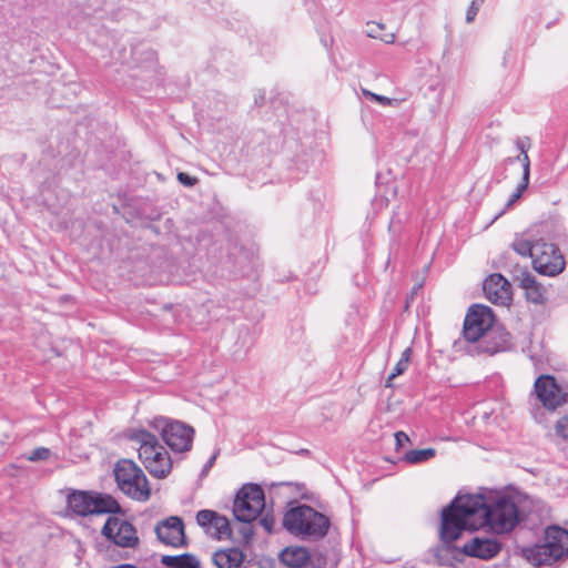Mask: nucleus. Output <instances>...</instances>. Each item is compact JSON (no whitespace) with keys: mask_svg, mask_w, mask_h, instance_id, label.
I'll list each match as a JSON object with an SVG mask.
<instances>
[{"mask_svg":"<svg viewBox=\"0 0 568 568\" xmlns=\"http://www.w3.org/2000/svg\"><path fill=\"white\" fill-rule=\"evenodd\" d=\"M547 560H559L568 556V530L551 526L546 529L545 542L540 547Z\"/></svg>","mask_w":568,"mask_h":568,"instance_id":"nucleus-13","label":"nucleus"},{"mask_svg":"<svg viewBox=\"0 0 568 568\" xmlns=\"http://www.w3.org/2000/svg\"><path fill=\"white\" fill-rule=\"evenodd\" d=\"M265 508L263 489L256 484H246L237 491L233 503L234 517L250 524L257 519Z\"/></svg>","mask_w":568,"mask_h":568,"instance_id":"nucleus-7","label":"nucleus"},{"mask_svg":"<svg viewBox=\"0 0 568 568\" xmlns=\"http://www.w3.org/2000/svg\"><path fill=\"white\" fill-rule=\"evenodd\" d=\"M68 508L78 516L116 514L121 510L119 503L110 495L74 490L67 499Z\"/></svg>","mask_w":568,"mask_h":568,"instance_id":"nucleus-5","label":"nucleus"},{"mask_svg":"<svg viewBox=\"0 0 568 568\" xmlns=\"http://www.w3.org/2000/svg\"><path fill=\"white\" fill-rule=\"evenodd\" d=\"M215 458H216V456H215V455H213V456H212V457L206 462V464H205V466H204V468H203V470H204V471H206L207 469H210V468L213 466V464H214V462H215Z\"/></svg>","mask_w":568,"mask_h":568,"instance_id":"nucleus-35","label":"nucleus"},{"mask_svg":"<svg viewBox=\"0 0 568 568\" xmlns=\"http://www.w3.org/2000/svg\"><path fill=\"white\" fill-rule=\"evenodd\" d=\"M162 565L166 568H199L200 561L199 559L189 552L170 556L165 555L161 558Z\"/></svg>","mask_w":568,"mask_h":568,"instance_id":"nucleus-21","label":"nucleus"},{"mask_svg":"<svg viewBox=\"0 0 568 568\" xmlns=\"http://www.w3.org/2000/svg\"><path fill=\"white\" fill-rule=\"evenodd\" d=\"M252 534H253V532H252V530H251V529H248V531H245V530L243 531V535H244V537H245L246 539L251 538Z\"/></svg>","mask_w":568,"mask_h":568,"instance_id":"nucleus-36","label":"nucleus"},{"mask_svg":"<svg viewBox=\"0 0 568 568\" xmlns=\"http://www.w3.org/2000/svg\"><path fill=\"white\" fill-rule=\"evenodd\" d=\"M436 456V450L434 448H423V449H412L404 454L403 462L417 465L423 464L425 462L430 460Z\"/></svg>","mask_w":568,"mask_h":568,"instance_id":"nucleus-23","label":"nucleus"},{"mask_svg":"<svg viewBox=\"0 0 568 568\" xmlns=\"http://www.w3.org/2000/svg\"><path fill=\"white\" fill-rule=\"evenodd\" d=\"M261 526L265 529V531L271 532L273 527V518L265 515L260 520Z\"/></svg>","mask_w":568,"mask_h":568,"instance_id":"nucleus-34","label":"nucleus"},{"mask_svg":"<svg viewBox=\"0 0 568 568\" xmlns=\"http://www.w3.org/2000/svg\"><path fill=\"white\" fill-rule=\"evenodd\" d=\"M529 179H530L529 174H527V175L523 174L521 181L518 183L515 192L507 200V202L505 204V209L503 210V212L500 214H503L506 210L510 209L521 197L523 193L526 191V189L529 185Z\"/></svg>","mask_w":568,"mask_h":568,"instance_id":"nucleus-27","label":"nucleus"},{"mask_svg":"<svg viewBox=\"0 0 568 568\" xmlns=\"http://www.w3.org/2000/svg\"><path fill=\"white\" fill-rule=\"evenodd\" d=\"M284 527L302 538H322L329 528L328 518L307 505L287 510L283 519Z\"/></svg>","mask_w":568,"mask_h":568,"instance_id":"nucleus-3","label":"nucleus"},{"mask_svg":"<svg viewBox=\"0 0 568 568\" xmlns=\"http://www.w3.org/2000/svg\"><path fill=\"white\" fill-rule=\"evenodd\" d=\"M516 146L519 151V154L517 156H514V158H508L506 160L507 163L509 164H513L515 162H520L521 163V166H523V174L527 175L529 174L530 175V160H529V156H528V149L530 146L529 144V140L527 138H520V139H517L516 141Z\"/></svg>","mask_w":568,"mask_h":568,"instance_id":"nucleus-22","label":"nucleus"},{"mask_svg":"<svg viewBox=\"0 0 568 568\" xmlns=\"http://www.w3.org/2000/svg\"><path fill=\"white\" fill-rule=\"evenodd\" d=\"M102 536L120 548L134 549L140 544L136 528L126 519L109 516L101 529Z\"/></svg>","mask_w":568,"mask_h":568,"instance_id":"nucleus-10","label":"nucleus"},{"mask_svg":"<svg viewBox=\"0 0 568 568\" xmlns=\"http://www.w3.org/2000/svg\"><path fill=\"white\" fill-rule=\"evenodd\" d=\"M518 523V507L509 496H457L442 511L439 536L445 545H449L465 529L476 530L488 526L496 534H505L511 531Z\"/></svg>","mask_w":568,"mask_h":568,"instance_id":"nucleus-1","label":"nucleus"},{"mask_svg":"<svg viewBox=\"0 0 568 568\" xmlns=\"http://www.w3.org/2000/svg\"><path fill=\"white\" fill-rule=\"evenodd\" d=\"M494 321L490 307L485 305L471 306L464 321L463 334L465 339L470 343L486 341L487 334L494 328Z\"/></svg>","mask_w":568,"mask_h":568,"instance_id":"nucleus-8","label":"nucleus"},{"mask_svg":"<svg viewBox=\"0 0 568 568\" xmlns=\"http://www.w3.org/2000/svg\"><path fill=\"white\" fill-rule=\"evenodd\" d=\"M244 557L239 548H227L215 551L212 560L217 568H240Z\"/></svg>","mask_w":568,"mask_h":568,"instance_id":"nucleus-19","label":"nucleus"},{"mask_svg":"<svg viewBox=\"0 0 568 568\" xmlns=\"http://www.w3.org/2000/svg\"><path fill=\"white\" fill-rule=\"evenodd\" d=\"M363 94H364V97H366L373 101H376L377 103H379L382 105H390L393 103V99L385 97V95H379V94L373 93L366 89H363Z\"/></svg>","mask_w":568,"mask_h":568,"instance_id":"nucleus-30","label":"nucleus"},{"mask_svg":"<svg viewBox=\"0 0 568 568\" xmlns=\"http://www.w3.org/2000/svg\"><path fill=\"white\" fill-rule=\"evenodd\" d=\"M385 26L378 22H368L366 26V34L371 38L379 39L385 43H393L395 34L393 32H384Z\"/></svg>","mask_w":568,"mask_h":568,"instance_id":"nucleus-24","label":"nucleus"},{"mask_svg":"<svg viewBox=\"0 0 568 568\" xmlns=\"http://www.w3.org/2000/svg\"><path fill=\"white\" fill-rule=\"evenodd\" d=\"M556 434L564 439H568V415L559 418L555 426Z\"/></svg>","mask_w":568,"mask_h":568,"instance_id":"nucleus-29","label":"nucleus"},{"mask_svg":"<svg viewBox=\"0 0 568 568\" xmlns=\"http://www.w3.org/2000/svg\"><path fill=\"white\" fill-rule=\"evenodd\" d=\"M410 355H412V348L410 347H406L404 349V352L402 353V356L399 358V361L396 363L393 372L389 374L387 381H386V386L387 387H390L392 386V381L394 378H396L397 376L402 375L407 368H408V364H409V361H410Z\"/></svg>","mask_w":568,"mask_h":568,"instance_id":"nucleus-25","label":"nucleus"},{"mask_svg":"<svg viewBox=\"0 0 568 568\" xmlns=\"http://www.w3.org/2000/svg\"><path fill=\"white\" fill-rule=\"evenodd\" d=\"M510 342V335L499 328H493L488 334L486 341L479 343V351L488 354H495L505 351Z\"/></svg>","mask_w":568,"mask_h":568,"instance_id":"nucleus-18","label":"nucleus"},{"mask_svg":"<svg viewBox=\"0 0 568 568\" xmlns=\"http://www.w3.org/2000/svg\"><path fill=\"white\" fill-rule=\"evenodd\" d=\"M114 476L121 491L138 501H146L151 489L143 470L130 459H121L115 464Z\"/></svg>","mask_w":568,"mask_h":568,"instance_id":"nucleus-4","label":"nucleus"},{"mask_svg":"<svg viewBox=\"0 0 568 568\" xmlns=\"http://www.w3.org/2000/svg\"><path fill=\"white\" fill-rule=\"evenodd\" d=\"M196 523L204 528H213L215 536L223 539L231 536L229 519L209 509L200 510L196 514Z\"/></svg>","mask_w":568,"mask_h":568,"instance_id":"nucleus-16","label":"nucleus"},{"mask_svg":"<svg viewBox=\"0 0 568 568\" xmlns=\"http://www.w3.org/2000/svg\"><path fill=\"white\" fill-rule=\"evenodd\" d=\"M183 519L179 516H170L159 521L154 528L158 539L174 548L186 547L189 540L185 536Z\"/></svg>","mask_w":568,"mask_h":568,"instance_id":"nucleus-12","label":"nucleus"},{"mask_svg":"<svg viewBox=\"0 0 568 568\" xmlns=\"http://www.w3.org/2000/svg\"><path fill=\"white\" fill-rule=\"evenodd\" d=\"M394 436L397 448L403 447L405 444L409 443V437L404 432H397Z\"/></svg>","mask_w":568,"mask_h":568,"instance_id":"nucleus-33","label":"nucleus"},{"mask_svg":"<svg viewBox=\"0 0 568 568\" xmlns=\"http://www.w3.org/2000/svg\"><path fill=\"white\" fill-rule=\"evenodd\" d=\"M50 454L51 452L49 448L38 447L30 453L27 459L30 462L45 460L50 457Z\"/></svg>","mask_w":568,"mask_h":568,"instance_id":"nucleus-28","label":"nucleus"},{"mask_svg":"<svg viewBox=\"0 0 568 568\" xmlns=\"http://www.w3.org/2000/svg\"><path fill=\"white\" fill-rule=\"evenodd\" d=\"M152 426L160 432L162 439L174 453H184L192 448L194 429L190 425L166 417H155Z\"/></svg>","mask_w":568,"mask_h":568,"instance_id":"nucleus-6","label":"nucleus"},{"mask_svg":"<svg viewBox=\"0 0 568 568\" xmlns=\"http://www.w3.org/2000/svg\"><path fill=\"white\" fill-rule=\"evenodd\" d=\"M129 438L138 445L139 458L152 476L165 478L170 474V455L155 435L146 429L136 428L130 430Z\"/></svg>","mask_w":568,"mask_h":568,"instance_id":"nucleus-2","label":"nucleus"},{"mask_svg":"<svg viewBox=\"0 0 568 568\" xmlns=\"http://www.w3.org/2000/svg\"><path fill=\"white\" fill-rule=\"evenodd\" d=\"M485 296L494 304L507 305L511 300L510 284L501 274H490L483 285Z\"/></svg>","mask_w":568,"mask_h":568,"instance_id":"nucleus-15","label":"nucleus"},{"mask_svg":"<svg viewBox=\"0 0 568 568\" xmlns=\"http://www.w3.org/2000/svg\"><path fill=\"white\" fill-rule=\"evenodd\" d=\"M483 0H474L470 6L468 7L467 9V12H466V22L467 23H471L478 11H479V8H480V4H481Z\"/></svg>","mask_w":568,"mask_h":568,"instance_id":"nucleus-31","label":"nucleus"},{"mask_svg":"<svg viewBox=\"0 0 568 568\" xmlns=\"http://www.w3.org/2000/svg\"><path fill=\"white\" fill-rule=\"evenodd\" d=\"M520 286L525 290L528 301L535 304H541L546 301V290L530 273H523L520 277Z\"/></svg>","mask_w":568,"mask_h":568,"instance_id":"nucleus-20","label":"nucleus"},{"mask_svg":"<svg viewBox=\"0 0 568 568\" xmlns=\"http://www.w3.org/2000/svg\"><path fill=\"white\" fill-rule=\"evenodd\" d=\"M280 559L288 568H323L314 566L308 550L304 547H287L281 552Z\"/></svg>","mask_w":568,"mask_h":568,"instance_id":"nucleus-17","label":"nucleus"},{"mask_svg":"<svg viewBox=\"0 0 568 568\" xmlns=\"http://www.w3.org/2000/svg\"><path fill=\"white\" fill-rule=\"evenodd\" d=\"M536 241H532L526 236L516 237L513 243V248L521 256L532 257Z\"/></svg>","mask_w":568,"mask_h":568,"instance_id":"nucleus-26","label":"nucleus"},{"mask_svg":"<svg viewBox=\"0 0 568 568\" xmlns=\"http://www.w3.org/2000/svg\"><path fill=\"white\" fill-rule=\"evenodd\" d=\"M531 263L534 270L545 276H556L565 268V260L558 247L542 240H536Z\"/></svg>","mask_w":568,"mask_h":568,"instance_id":"nucleus-9","label":"nucleus"},{"mask_svg":"<svg viewBox=\"0 0 568 568\" xmlns=\"http://www.w3.org/2000/svg\"><path fill=\"white\" fill-rule=\"evenodd\" d=\"M462 550L467 556L488 560L500 552L501 544L496 538L475 536L463 546Z\"/></svg>","mask_w":568,"mask_h":568,"instance_id":"nucleus-14","label":"nucleus"},{"mask_svg":"<svg viewBox=\"0 0 568 568\" xmlns=\"http://www.w3.org/2000/svg\"><path fill=\"white\" fill-rule=\"evenodd\" d=\"M178 180L184 186H193L197 182L196 178H193L184 172L178 173Z\"/></svg>","mask_w":568,"mask_h":568,"instance_id":"nucleus-32","label":"nucleus"},{"mask_svg":"<svg viewBox=\"0 0 568 568\" xmlns=\"http://www.w3.org/2000/svg\"><path fill=\"white\" fill-rule=\"evenodd\" d=\"M534 394L548 410H555L567 402V393L550 375H541L536 379Z\"/></svg>","mask_w":568,"mask_h":568,"instance_id":"nucleus-11","label":"nucleus"}]
</instances>
